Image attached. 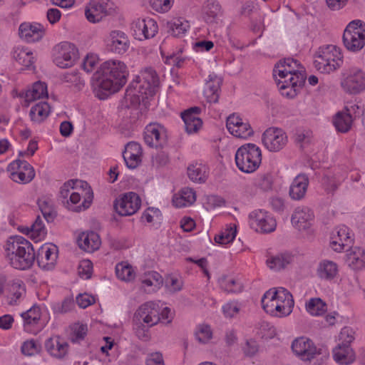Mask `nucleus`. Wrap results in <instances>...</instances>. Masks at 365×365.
Returning a JSON list of instances; mask_svg holds the SVG:
<instances>
[{
    "instance_id": "nucleus-1",
    "label": "nucleus",
    "mask_w": 365,
    "mask_h": 365,
    "mask_svg": "<svg viewBox=\"0 0 365 365\" xmlns=\"http://www.w3.org/2000/svg\"><path fill=\"white\" fill-rule=\"evenodd\" d=\"M128 71L126 65L120 61L110 60L103 62L93 75L92 80L97 96L105 99L111 93L118 91L127 82Z\"/></svg>"
},
{
    "instance_id": "nucleus-2",
    "label": "nucleus",
    "mask_w": 365,
    "mask_h": 365,
    "mask_svg": "<svg viewBox=\"0 0 365 365\" xmlns=\"http://www.w3.org/2000/svg\"><path fill=\"white\" fill-rule=\"evenodd\" d=\"M158 86L156 71L150 67L145 68L126 88L124 98L128 106L136 107L141 103L145 106L148 98L155 95Z\"/></svg>"
},
{
    "instance_id": "nucleus-3",
    "label": "nucleus",
    "mask_w": 365,
    "mask_h": 365,
    "mask_svg": "<svg viewBox=\"0 0 365 365\" xmlns=\"http://www.w3.org/2000/svg\"><path fill=\"white\" fill-rule=\"evenodd\" d=\"M6 251L11 265L15 269H29L36 259L32 244L21 236L11 237L7 241Z\"/></svg>"
},
{
    "instance_id": "nucleus-4",
    "label": "nucleus",
    "mask_w": 365,
    "mask_h": 365,
    "mask_svg": "<svg viewBox=\"0 0 365 365\" xmlns=\"http://www.w3.org/2000/svg\"><path fill=\"white\" fill-rule=\"evenodd\" d=\"M261 302L267 314L277 317L289 315L294 304L292 294L284 287L269 289L263 295Z\"/></svg>"
},
{
    "instance_id": "nucleus-5",
    "label": "nucleus",
    "mask_w": 365,
    "mask_h": 365,
    "mask_svg": "<svg viewBox=\"0 0 365 365\" xmlns=\"http://www.w3.org/2000/svg\"><path fill=\"white\" fill-rule=\"evenodd\" d=\"M292 349L303 361H314V365H320L326 361L329 353L325 347H317L313 341L306 337H299L293 341Z\"/></svg>"
},
{
    "instance_id": "nucleus-6",
    "label": "nucleus",
    "mask_w": 365,
    "mask_h": 365,
    "mask_svg": "<svg viewBox=\"0 0 365 365\" xmlns=\"http://www.w3.org/2000/svg\"><path fill=\"white\" fill-rule=\"evenodd\" d=\"M261 161V150L253 143L242 145L235 153L236 165L243 173H250L255 171Z\"/></svg>"
},
{
    "instance_id": "nucleus-7",
    "label": "nucleus",
    "mask_w": 365,
    "mask_h": 365,
    "mask_svg": "<svg viewBox=\"0 0 365 365\" xmlns=\"http://www.w3.org/2000/svg\"><path fill=\"white\" fill-rule=\"evenodd\" d=\"M343 42L347 50L356 52L365 45V24L361 20H354L346 27Z\"/></svg>"
},
{
    "instance_id": "nucleus-8",
    "label": "nucleus",
    "mask_w": 365,
    "mask_h": 365,
    "mask_svg": "<svg viewBox=\"0 0 365 365\" xmlns=\"http://www.w3.org/2000/svg\"><path fill=\"white\" fill-rule=\"evenodd\" d=\"M341 54L339 48L334 45H327L320 48L314 63L321 73H329L340 66Z\"/></svg>"
},
{
    "instance_id": "nucleus-9",
    "label": "nucleus",
    "mask_w": 365,
    "mask_h": 365,
    "mask_svg": "<svg viewBox=\"0 0 365 365\" xmlns=\"http://www.w3.org/2000/svg\"><path fill=\"white\" fill-rule=\"evenodd\" d=\"M274 79L282 95L293 98L304 85L307 75L303 72L289 75L284 73V76L277 75Z\"/></svg>"
},
{
    "instance_id": "nucleus-10",
    "label": "nucleus",
    "mask_w": 365,
    "mask_h": 365,
    "mask_svg": "<svg viewBox=\"0 0 365 365\" xmlns=\"http://www.w3.org/2000/svg\"><path fill=\"white\" fill-rule=\"evenodd\" d=\"M53 62L62 68L71 67L78 58V50L75 45L67 41L61 42L53 49Z\"/></svg>"
},
{
    "instance_id": "nucleus-11",
    "label": "nucleus",
    "mask_w": 365,
    "mask_h": 365,
    "mask_svg": "<svg viewBox=\"0 0 365 365\" xmlns=\"http://www.w3.org/2000/svg\"><path fill=\"white\" fill-rule=\"evenodd\" d=\"M141 199L134 192L123 193L113 202L115 212L120 216H130L134 215L140 207Z\"/></svg>"
},
{
    "instance_id": "nucleus-12",
    "label": "nucleus",
    "mask_w": 365,
    "mask_h": 365,
    "mask_svg": "<svg viewBox=\"0 0 365 365\" xmlns=\"http://www.w3.org/2000/svg\"><path fill=\"white\" fill-rule=\"evenodd\" d=\"M115 12L113 3L110 0H101L99 1H90L85 9V15L91 23H98L107 16Z\"/></svg>"
},
{
    "instance_id": "nucleus-13",
    "label": "nucleus",
    "mask_w": 365,
    "mask_h": 365,
    "mask_svg": "<svg viewBox=\"0 0 365 365\" xmlns=\"http://www.w3.org/2000/svg\"><path fill=\"white\" fill-rule=\"evenodd\" d=\"M144 141L150 148H164L168 144L167 129L158 123H149L145 128Z\"/></svg>"
},
{
    "instance_id": "nucleus-14",
    "label": "nucleus",
    "mask_w": 365,
    "mask_h": 365,
    "mask_svg": "<svg viewBox=\"0 0 365 365\" xmlns=\"http://www.w3.org/2000/svg\"><path fill=\"white\" fill-rule=\"evenodd\" d=\"M8 170L11 172V179L18 183H29L35 177L34 168L27 161L20 159L11 163Z\"/></svg>"
},
{
    "instance_id": "nucleus-15",
    "label": "nucleus",
    "mask_w": 365,
    "mask_h": 365,
    "mask_svg": "<svg viewBox=\"0 0 365 365\" xmlns=\"http://www.w3.org/2000/svg\"><path fill=\"white\" fill-rule=\"evenodd\" d=\"M250 226L257 232L269 233L276 228L275 220L266 211L255 210L250 215Z\"/></svg>"
},
{
    "instance_id": "nucleus-16",
    "label": "nucleus",
    "mask_w": 365,
    "mask_h": 365,
    "mask_svg": "<svg viewBox=\"0 0 365 365\" xmlns=\"http://www.w3.org/2000/svg\"><path fill=\"white\" fill-rule=\"evenodd\" d=\"M82 192H84V200L81 204L79 205H76L81 199L83 193H80L79 192H73L69 195V200H63V206L68 210L75 212H80L81 211L86 210L88 209L93 201V193L91 188V187L88 185V187H79Z\"/></svg>"
},
{
    "instance_id": "nucleus-17",
    "label": "nucleus",
    "mask_w": 365,
    "mask_h": 365,
    "mask_svg": "<svg viewBox=\"0 0 365 365\" xmlns=\"http://www.w3.org/2000/svg\"><path fill=\"white\" fill-rule=\"evenodd\" d=\"M287 142L285 133L280 128H269L262 135V143L265 148L271 152L282 150Z\"/></svg>"
},
{
    "instance_id": "nucleus-18",
    "label": "nucleus",
    "mask_w": 365,
    "mask_h": 365,
    "mask_svg": "<svg viewBox=\"0 0 365 365\" xmlns=\"http://www.w3.org/2000/svg\"><path fill=\"white\" fill-rule=\"evenodd\" d=\"M160 320V308L157 303L148 302L142 304L134 314V321H140L153 327Z\"/></svg>"
},
{
    "instance_id": "nucleus-19",
    "label": "nucleus",
    "mask_w": 365,
    "mask_h": 365,
    "mask_svg": "<svg viewBox=\"0 0 365 365\" xmlns=\"http://www.w3.org/2000/svg\"><path fill=\"white\" fill-rule=\"evenodd\" d=\"M341 84L346 92L359 93L365 89V73L361 69L353 68Z\"/></svg>"
},
{
    "instance_id": "nucleus-20",
    "label": "nucleus",
    "mask_w": 365,
    "mask_h": 365,
    "mask_svg": "<svg viewBox=\"0 0 365 365\" xmlns=\"http://www.w3.org/2000/svg\"><path fill=\"white\" fill-rule=\"evenodd\" d=\"M133 36L138 40L142 41L155 36L158 26L152 19H138L133 25Z\"/></svg>"
},
{
    "instance_id": "nucleus-21",
    "label": "nucleus",
    "mask_w": 365,
    "mask_h": 365,
    "mask_svg": "<svg viewBox=\"0 0 365 365\" xmlns=\"http://www.w3.org/2000/svg\"><path fill=\"white\" fill-rule=\"evenodd\" d=\"M107 47L109 51L117 54L125 53L130 47L128 36L121 31H112L107 40Z\"/></svg>"
},
{
    "instance_id": "nucleus-22",
    "label": "nucleus",
    "mask_w": 365,
    "mask_h": 365,
    "mask_svg": "<svg viewBox=\"0 0 365 365\" xmlns=\"http://www.w3.org/2000/svg\"><path fill=\"white\" fill-rule=\"evenodd\" d=\"M314 213L308 207H298L292 215V223L299 230H308L314 222Z\"/></svg>"
},
{
    "instance_id": "nucleus-23",
    "label": "nucleus",
    "mask_w": 365,
    "mask_h": 365,
    "mask_svg": "<svg viewBox=\"0 0 365 365\" xmlns=\"http://www.w3.org/2000/svg\"><path fill=\"white\" fill-rule=\"evenodd\" d=\"M44 34L43 26L38 23L24 22L19 28L20 38L29 43L40 41Z\"/></svg>"
},
{
    "instance_id": "nucleus-24",
    "label": "nucleus",
    "mask_w": 365,
    "mask_h": 365,
    "mask_svg": "<svg viewBox=\"0 0 365 365\" xmlns=\"http://www.w3.org/2000/svg\"><path fill=\"white\" fill-rule=\"evenodd\" d=\"M68 344L59 336H53L45 341V348L48 353L58 359H63L68 351Z\"/></svg>"
},
{
    "instance_id": "nucleus-25",
    "label": "nucleus",
    "mask_w": 365,
    "mask_h": 365,
    "mask_svg": "<svg viewBox=\"0 0 365 365\" xmlns=\"http://www.w3.org/2000/svg\"><path fill=\"white\" fill-rule=\"evenodd\" d=\"M297 72L306 73L304 68L296 59L288 58L280 60L273 69V76L277 75L284 76L285 74L297 73Z\"/></svg>"
},
{
    "instance_id": "nucleus-26",
    "label": "nucleus",
    "mask_w": 365,
    "mask_h": 365,
    "mask_svg": "<svg viewBox=\"0 0 365 365\" xmlns=\"http://www.w3.org/2000/svg\"><path fill=\"white\" fill-rule=\"evenodd\" d=\"M222 83V78L217 76V75H209L203 91L208 103H216L218 102Z\"/></svg>"
},
{
    "instance_id": "nucleus-27",
    "label": "nucleus",
    "mask_w": 365,
    "mask_h": 365,
    "mask_svg": "<svg viewBox=\"0 0 365 365\" xmlns=\"http://www.w3.org/2000/svg\"><path fill=\"white\" fill-rule=\"evenodd\" d=\"M56 259V247L51 248L45 246L41 247L36 257L38 266L45 270L52 269L54 267Z\"/></svg>"
},
{
    "instance_id": "nucleus-28",
    "label": "nucleus",
    "mask_w": 365,
    "mask_h": 365,
    "mask_svg": "<svg viewBox=\"0 0 365 365\" xmlns=\"http://www.w3.org/2000/svg\"><path fill=\"white\" fill-rule=\"evenodd\" d=\"M309 178L304 174L298 175L292 181L289 187V196L292 199L299 200L304 198L307 190Z\"/></svg>"
},
{
    "instance_id": "nucleus-29",
    "label": "nucleus",
    "mask_w": 365,
    "mask_h": 365,
    "mask_svg": "<svg viewBox=\"0 0 365 365\" xmlns=\"http://www.w3.org/2000/svg\"><path fill=\"white\" fill-rule=\"evenodd\" d=\"M77 242L81 249L89 252L98 250L101 245L100 237L93 231L82 232L78 236Z\"/></svg>"
},
{
    "instance_id": "nucleus-30",
    "label": "nucleus",
    "mask_w": 365,
    "mask_h": 365,
    "mask_svg": "<svg viewBox=\"0 0 365 365\" xmlns=\"http://www.w3.org/2000/svg\"><path fill=\"white\" fill-rule=\"evenodd\" d=\"M294 260V255L285 251L272 256L267 259V264L271 269L279 271L284 269Z\"/></svg>"
},
{
    "instance_id": "nucleus-31",
    "label": "nucleus",
    "mask_w": 365,
    "mask_h": 365,
    "mask_svg": "<svg viewBox=\"0 0 365 365\" xmlns=\"http://www.w3.org/2000/svg\"><path fill=\"white\" fill-rule=\"evenodd\" d=\"M346 263L351 269L359 270L365 267V250L358 247H352L346 255Z\"/></svg>"
},
{
    "instance_id": "nucleus-32",
    "label": "nucleus",
    "mask_w": 365,
    "mask_h": 365,
    "mask_svg": "<svg viewBox=\"0 0 365 365\" xmlns=\"http://www.w3.org/2000/svg\"><path fill=\"white\" fill-rule=\"evenodd\" d=\"M333 357L339 364L348 365L351 364L355 359V354L350 346L338 344L333 349Z\"/></svg>"
},
{
    "instance_id": "nucleus-33",
    "label": "nucleus",
    "mask_w": 365,
    "mask_h": 365,
    "mask_svg": "<svg viewBox=\"0 0 365 365\" xmlns=\"http://www.w3.org/2000/svg\"><path fill=\"white\" fill-rule=\"evenodd\" d=\"M21 97H24L26 101L30 102L37 99L48 98L47 85L46 83L37 81L34 83L31 89L22 92Z\"/></svg>"
},
{
    "instance_id": "nucleus-34",
    "label": "nucleus",
    "mask_w": 365,
    "mask_h": 365,
    "mask_svg": "<svg viewBox=\"0 0 365 365\" xmlns=\"http://www.w3.org/2000/svg\"><path fill=\"white\" fill-rule=\"evenodd\" d=\"M338 272L337 264L330 260H323L317 268V274L321 279L331 280L334 279Z\"/></svg>"
},
{
    "instance_id": "nucleus-35",
    "label": "nucleus",
    "mask_w": 365,
    "mask_h": 365,
    "mask_svg": "<svg viewBox=\"0 0 365 365\" xmlns=\"http://www.w3.org/2000/svg\"><path fill=\"white\" fill-rule=\"evenodd\" d=\"M346 112H339L336 114L334 119V125L336 129L341 133L348 132L351 126L352 117L349 113V110L346 108Z\"/></svg>"
},
{
    "instance_id": "nucleus-36",
    "label": "nucleus",
    "mask_w": 365,
    "mask_h": 365,
    "mask_svg": "<svg viewBox=\"0 0 365 365\" xmlns=\"http://www.w3.org/2000/svg\"><path fill=\"white\" fill-rule=\"evenodd\" d=\"M187 175L195 182H205L208 177L207 168L202 164L190 165L187 168Z\"/></svg>"
},
{
    "instance_id": "nucleus-37",
    "label": "nucleus",
    "mask_w": 365,
    "mask_h": 365,
    "mask_svg": "<svg viewBox=\"0 0 365 365\" xmlns=\"http://www.w3.org/2000/svg\"><path fill=\"white\" fill-rule=\"evenodd\" d=\"M50 106L46 102H40L31 107L29 115L32 121L41 123L49 114Z\"/></svg>"
},
{
    "instance_id": "nucleus-38",
    "label": "nucleus",
    "mask_w": 365,
    "mask_h": 365,
    "mask_svg": "<svg viewBox=\"0 0 365 365\" xmlns=\"http://www.w3.org/2000/svg\"><path fill=\"white\" fill-rule=\"evenodd\" d=\"M348 231L349 230L346 227H340L336 230L338 240H334L331 242L332 248L335 251L340 252L341 250L344 249L345 246H348L349 244L351 242Z\"/></svg>"
},
{
    "instance_id": "nucleus-39",
    "label": "nucleus",
    "mask_w": 365,
    "mask_h": 365,
    "mask_svg": "<svg viewBox=\"0 0 365 365\" xmlns=\"http://www.w3.org/2000/svg\"><path fill=\"white\" fill-rule=\"evenodd\" d=\"M205 19L207 23H214L221 15V6L215 0H208L205 7Z\"/></svg>"
},
{
    "instance_id": "nucleus-40",
    "label": "nucleus",
    "mask_w": 365,
    "mask_h": 365,
    "mask_svg": "<svg viewBox=\"0 0 365 365\" xmlns=\"http://www.w3.org/2000/svg\"><path fill=\"white\" fill-rule=\"evenodd\" d=\"M220 287L229 293H240L242 291L243 287L240 281L227 276L221 277L219 280Z\"/></svg>"
},
{
    "instance_id": "nucleus-41",
    "label": "nucleus",
    "mask_w": 365,
    "mask_h": 365,
    "mask_svg": "<svg viewBox=\"0 0 365 365\" xmlns=\"http://www.w3.org/2000/svg\"><path fill=\"white\" fill-rule=\"evenodd\" d=\"M88 187V183L86 181L79 180H70L66 182L60 189L59 199L63 205V200H68V197L70 192V188L77 189L78 187Z\"/></svg>"
},
{
    "instance_id": "nucleus-42",
    "label": "nucleus",
    "mask_w": 365,
    "mask_h": 365,
    "mask_svg": "<svg viewBox=\"0 0 365 365\" xmlns=\"http://www.w3.org/2000/svg\"><path fill=\"white\" fill-rule=\"evenodd\" d=\"M187 21L181 19H175L167 23L168 32L173 36L180 37L189 28Z\"/></svg>"
},
{
    "instance_id": "nucleus-43",
    "label": "nucleus",
    "mask_w": 365,
    "mask_h": 365,
    "mask_svg": "<svg viewBox=\"0 0 365 365\" xmlns=\"http://www.w3.org/2000/svg\"><path fill=\"white\" fill-rule=\"evenodd\" d=\"M306 309L312 315L320 316L327 311V304L320 298H312L306 303Z\"/></svg>"
},
{
    "instance_id": "nucleus-44",
    "label": "nucleus",
    "mask_w": 365,
    "mask_h": 365,
    "mask_svg": "<svg viewBox=\"0 0 365 365\" xmlns=\"http://www.w3.org/2000/svg\"><path fill=\"white\" fill-rule=\"evenodd\" d=\"M62 80L66 83H71V86L77 91H81L85 86V81L77 71L66 73L63 74Z\"/></svg>"
},
{
    "instance_id": "nucleus-45",
    "label": "nucleus",
    "mask_w": 365,
    "mask_h": 365,
    "mask_svg": "<svg viewBox=\"0 0 365 365\" xmlns=\"http://www.w3.org/2000/svg\"><path fill=\"white\" fill-rule=\"evenodd\" d=\"M115 274L118 279L125 282H130L135 277L133 267L130 264L123 262L118 263L116 265Z\"/></svg>"
},
{
    "instance_id": "nucleus-46",
    "label": "nucleus",
    "mask_w": 365,
    "mask_h": 365,
    "mask_svg": "<svg viewBox=\"0 0 365 365\" xmlns=\"http://www.w3.org/2000/svg\"><path fill=\"white\" fill-rule=\"evenodd\" d=\"M14 57L19 64L26 68H34L33 66L34 61L32 52L21 49L19 51H15Z\"/></svg>"
},
{
    "instance_id": "nucleus-47",
    "label": "nucleus",
    "mask_w": 365,
    "mask_h": 365,
    "mask_svg": "<svg viewBox=\"0 0 365 365\" xmlns=\"http://www.w3.org/2000/svg\"><path fill=\"white\" fill-rule=\"evenodd\" d=\"M237 234L236 227L230 226L215 237L217 244L226 245L233 241Z\"/></svg>"
},
{
    "instance_id": "nucleus-48",
    "label": "nucleus",
    "mask_w": 365,
    "mask_h": 365,
    "mask_svg": "<svg viewBox=\"0 0 365 365\" xmlns=\"http://www.w3.org/2000/svg\"><path fill=\"white\" fill-rule=\"evenodd\" d=\"M255 185L263 191L272 190L273 176L270 173L259 174L255 179Z\"/></svg>"
},
{
    "instance_id": "nucleus-49",
    "label": "nucleus",
    "mask_w": 365,
    "mask_h": 365,
    "mask_svg": "<svg viewBox=\"0 0 365 365\" xmlns=\"http://www.w3.org/2000/svg\"><path fill=\"white\" fill-rule=\"evenodd\" d=\"M25 324H36L41 319V309L38 306L34 305L31 309L21 314Z\"/></svg>"
},
{
    "instance_id": "nucleus-50",
    "label": "nucleus",
    "mask_w": 365,
    "mask_h": 365,
    "mask_svg": "<svg viewBox=\"0 0 365 365\" xmlns=\"http://www.w3.org/2000/svg\"><path fill=\"white\" fill-rule=\"evenodd\" d=\"M11 299L9 302L10 305H15L17 301L21 299L26 293V288L23 282H14L11 287Z\"/></svg>"
},
{
    "instance_id": "nucleus-51",
    "label": "nucleus",
    "mask_w": 365,
    "mask_h": 365,
    "mask_svg": "<svg viewBox=\"0 0 365 365\" xmlns=\"http://www.w3.org/2000/svg\"><path fill=\"white\" fill-rule=\"evenodd\" d=\"M31 226V238L34 240H40L46 235V230L44 227L41 217L38 215Z\"/></svg>"
},
{
    "instance_id": "nucleus-52",
    "label": "nucleus",
    "mask_w": 365,
    "mask_h": 365,
    "mask_svg": "<svg viewBox=\"0 0 365 365\" xmlns=\"http://www.w3.org/2000/svg\"><path fill=\"white\" fill-rule=\"evenodd\" d=\"M74 307L73 297H66L61 303H57L53 306V312L56 314H66L73 310Z\"/></svg>"
},
{
    "instance_id": "nucleus-53",
    "label": "nucleus",
    "mask_w": 365,
    "mask_h": 365,
    "mask_svg": "<svg viewBox=\"0 0 365 365\" xmlns=\"http://www.w3.org/2000/svg\"><path fill=\"white\" fill-rule=\"evenodd\" d=\"M150 327L148 324H144V322L135 321L134 330L136 336L142 341H148L150 339L149 329Z\"/></svg>"
},
{
    "instance_id": "nucleus-54",
    "label": "nucleus",
    "mask_w": 365,
    "mask_h": 365,
    "mask_svg": "<svg viewBox=\"0 0 365 365\" xmlns=\"http://www.w3.org/2000/svg\"><path fill=\"white\" fill-rule=\"evenodd\" d=\"M195 337L201 343H207L212 337L210 327L207 324L200 325L198 330L195 332Z\"/></svg>"
},
{
    "instance_id": "nucleus-55",
    "label": "nucleus",
    "mask_w": 365,
    "mask_h": 365,
    "mask_svg": "<svg viewBox=\"0 0 365 365\" xmlns=\"http://www.w3.org/2000/svg\"><path fill=\"white\" fill-rule=\"evenodd\" d=\"M41 346L35 340L31 339L24 342L21 346V352L26 356H34L38 353Z\"/></svg>"
},
{
    "instance_id": "nucleus-56",
    "label": "nucleus",
    "mask_w": 365,
    "mask_h": 365,
    "mask_svg": "<svg viewBox=\"0 0 365 365\" xmlns=\"http://www.w3.org/2000/svg\"><path fill=\"white\" fill-rule=\"evenodd\" d=\"M87 326L85 324H76L73 328V333H71V339L73 342H78L83 340L87 334Z\"/></svg>"
},
{
    "instance_id": "nucleus-57",
    "label": "nucleus",
    "mask_w": 365,
    "mask_h": 365,
    "mask_svg": "<svg viewBox=\"0 0 365 365\" xmlns=\"http://www.w3.org/2000/svg\"><path fill=\"white\" fill-rule=\"evenodd\" d=\"M253 133L252 128L247 123H244L242 125H240V128L230 132L233 135L240 138H247L252 135Z\"/></svg>"
},
{
    "instance_id": "nucleus-58",
    "label": "nucleus",
    "mask_w": 365,
    "mask_h": 365,
    "mask_svg": "<svg viewBox=\"0 0 365 365\" xmlns=\"http://www.w3.org/2000/svg\"><path fill=\"white\" fill-rule=\"evenodd\" d=\"M151 7L158 12H167L171 8V0H150Z\"/></svg>"
},
{
    "instance_id": "nucleus-59",
    "label": "nucleus",
    "mask_w": 365,
    "mask_h": 365,
    "mask_svg": "<svg viewBox=\"0 0 365 365\" xmlns=\"http://www.w3.org/2000/svg\"><path fill=\"white\" fill-rule=\"evenodd\" d=\"M354 336L352 330L349 328L344 327L339 334V340L341 341L340 344L344 346H350L354 341Z\"/></svg>"
},
{
    "instance_id": "nucleus-60",
    "label": "nucleus",
    "mask_w": 365,
    "mask_h": 365,
    "mask_svg": "<svg viewBox=\"0 0 365 365\" xmlns=\"http://www.w3.org/2000/svg\"><path fill=\"white\" fill-rule=\"evenodd\" d=\"M140 156L141 155L123 154L126 166L130 169H134L139 165L141 162Z\"/></svg>"
},
{
    "instance_id": "nucleus-61",
    "label": "nucleus",
    "mask_w": 365,
    "mask_h": 365,
    "mask_svg": "<svg viewBox=\"0 0 365 365\" xmlns=\"http://www.w3.org/2000/svg\"><path fill=\"white\" fill-rule=\"evenodd\" d=\"M244 122L242 119L235 114L230 115L226 122V126L229 132L233 131L237 128H240V125H242Z\"/></svg>"
},
{
    "instance_id": "nucleus-62",
    "label": "nucleus",
    "mask_w": 365,
    "mask_h": 365,
    "mask_svg": "<svg viewBox=\"0 0 365 365\" xmlns=\"http://www.w3.org/2000/svg\"><path fill=\"white\" fill-rule=\"evenodd\" d=\"M92 273V263L89 260L83 261L78 267V274L81 277L88 279Z\"/></svg>"
},
{
    "instance_id": "nucleus-63",
    "label": "nucleus",
    "mask_w": 365,
    "mask_h": 365,
    "mask_svg": "<svg viewBox=\"0 0 365 365\" xmlns=\"http://www.w3.org/2000/svg\"><path fill=\"white\" fill-rule=\"evenodd\" d=\"M95 302V299L92 296L87 294H79L76 297L77 304L83 309L88 307Z\"/></svg>"
},
{
    "instance_id": "nucleus-64",
    "label": "nucleus",
    "mask_w": 365,
    "mask_h": 365,
    "mask_svg": "<svg viewBox=\"0 0 365 365\" xmlns=\"http://www.w3.org/2000/svg\"><path fill=\"white\" fill-rule=\"evenodd\" d=\"M146 365H165L161 353L155 352L148 355L145 360Z\"/></svg>"
}]
</instances>
